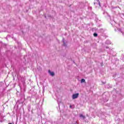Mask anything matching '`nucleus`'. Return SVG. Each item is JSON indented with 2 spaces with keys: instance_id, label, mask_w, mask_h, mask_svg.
<instances>
[{
  "instance_id": "obj_1",
  "label": "nucleus",
  "mask_w": 124,
  "mask_h": 124,
  "mask_svg": "<svg viewBox=\"0 0 124 124\" xmlns=\"http://www.w3.org/2000/svg\"><path fill=\"white\" fill-rule=\"evenodd\" d=\"M79 97V93H77L72 95V99H76Z\"/></svg>"
},
{
  "instance_id": "obj_2",
  "label": "nucleus",
  "mask_w": 124,
  "mask_h": 124,
  "mask_svg": "<svg viewBox=\"0 0 124 124\" xmlns=\"http://www.w3.org/2000/svg\"><path fill=\"white\" fill-rule=\"evenodd\" d=\"M79 118H80L81 120H85V119H86V116H85L83 114H79Z\"/></svg>"
},
{
  "instance_id": "obj_3",
  "label": "nucleus",
  "mask_w": 124,
  "mask_h": 124,
  "mask_svg": "<svg viewBox=\"0 0 124 124\" xmlns=\"http://www.w3.org/2000/svg\"><path fill=\"white\" fill-rule=\"evenodd\" d=\"M48 73L51 75V76H54V75H55L54 72H51L50 70H48Z\"/></svg>"
},
{
  "instance_id": "obj_4",
  "label": "nucleus",
  "mask_w": 124,
  "mask_h": 124,
  "mask_svg": "<svg viewBox=\"0 0 124 124\" xmlns=\"http://www.w3.org/2000/svg\"><path fill=\"white\" fill-rule=\"evenodd\" d=\"M97 1H98V4L97 3H94V5H95V4H98V5H99V6H101L100 5V2L99 1V0H96Z\"/></svg>"
},
{
  "instance_id": "obj_5",
  "label": "nucleus",
  "mask_w": 124,
  "mask_h": 124,
  "mask_svg": "<svg viewBox=\"0 0 124 124\" xmlns=\"http://www.w3.org/2000/svg\"><path fill=\"white\" fill-rule=\"evenodd\" d=\"M106 44H111V41L109 40H108L106 41Z\"/></svg>"
},
{
  "instance_id": "obj_6",
  "label": "nucleus",
  "mask_w": 124,
  "mask_h": 124,
  "mask_svg": "<svg viewBox=\"0 0 124 124\" xmlns=\"http://www.w3.org/2000/svg\"><path fill=\"white\" fill-rule=\"evenodd\" d=\"M28 110L29 111V112H31V105H28Z\"/></svg>"
},
{
  "instance_id": "obj_7",
  "label": "nucleus",
  "mask_w": 124,
  "mask_h": 124,
  "mask_svg": "<svg viewBox=\"0 0 124 124\" xmlns=\"http://www.w3.org/2000/svg\"><path fill=\"white\" fill-rule=\"evenodd\" d=\"M62 41H63V46H66V44H65V42L64 41V38H63Z\"/></svg>"
},
{
  "instance_id": "obj_8",
  "label": "nucleus",
  "mask_w": 124,
  "mask_h": 124,
  "mask_svg": "<svg viewBox=\"0 0 124 124\" xmlns=\"http://www.w3.org/2000/svg\"><path fill=\"white\" fill-rule=\"evenodd\" d=\"M85 81H86V80H85V79L82 78V79H81V83H85Z\"/></svg>"
},
{
  "instance_id": "obj_9",
  "label": "nucleus",
  "mask_w": 124,
  "mask_h": 124,
  "mask_svg": "<svg viewBox=\"0 0 124 124\" xmlns=\"http://www.w3.org/2000/svg\"><path fill=\"white\" fill-rule=\"evenodd\" d=\"M93 36H94L95 37H96V36H97V33H93Z\"/></svg>"
},
{
  "instance_id": "obj_10",
  "label": "nucleus",
  "mask_w": 124,
  "mask_h": 124,
  "mask_svg": "<svg viewBox=\"0 0 124 124\" xmlns=\"http://www.w3.org/2000/svg\"><path fill=\"white\" fill-rule=\"evenodd\" d=\"M117 30H118V31H121V32H123L122 31V30H121V29L118 28Z\"/></svg>"
},
{
  "instance_id": "obj_11",
  "label": "nucleus",
  "mask_w": 124,
  "mask_h": 124,
  "mask_svg": "<svg viewBox=\"0 0 124 124\" xmlns=\"http://www.w3.org/2000/svg\"><path fill=\"white\" fill-rule=\"evenodd\" d=\"M71 107H72V106L71 105L70 106V108H71Z\"/></svg>"
},
{
  "instance_id": "obj_12",
  "label": "nucleus",
  "mask_w": 124,
  "mask_h": 124,
  "mask_svg": "<svg viewBox=\"0 0 124 124\" xmlns=\"http://www.w3.org/2000/svg\"><path fill=\"white\" fill-rule=\"evenodd\" d=\"M106 48H107V49H108V46H107Z\"/></svg>"
},
{
  "instance_id": "obj_13",
  "label": "nucleus",
  "mask_w": 124,
  "mask_h": 124,
  "mask_svg": "<svg viewBox=\"0 0 124 124\" xmlns=\"http://www.w3.org/2000/svg\"><path fill=\"white\" fill-rule=\"evenodd\" d=\"M58 104H59V107H60V103H58Z\"/></svg>"
},
{
  "instance_id": "obj_14",
  "label": "nucleus",
  "mask_w": 124,
  "mask_h": 124,
  "mask_svg": "<svg viewBox=\"0 0 124 124\" xmlns=\"http://www.w3.org/2000/svg\"><path fill=\"white\" fill-rule=\"evenodd\" d=\"M8 124H12V123H9Z\"/></svg>"
}]
</instances>
